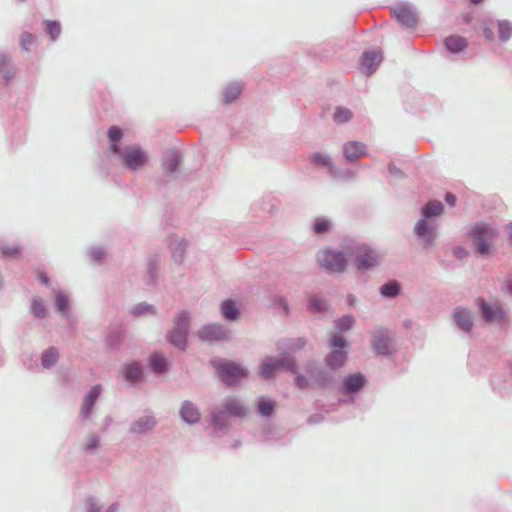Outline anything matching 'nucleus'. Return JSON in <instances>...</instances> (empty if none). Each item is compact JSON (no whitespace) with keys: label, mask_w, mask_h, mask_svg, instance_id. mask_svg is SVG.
Here are the masks:
<instances>
[{"label":"nucleus","mask_w":512,"mask_h":512,"mask_svg":"<svg viewBox=\"0 0 512 512\" xmlns=\"http://www.w3.org/2000/svg\"><path fill=\"white\" fill-rule=\"evenodd\" d=\"M277 403L271 398L259 396L256 401V412L265 418L271 417L276 411Z\"/></svg>","instance_id":"obj_26"},{"label":"nucleus","mask_w":512,"mask_h":512,"mask_svg":"<svg viewBox=\"0 0 512 512\" xmlns=\"http://www.w3.org/2000/svg\"><path fill=\"white\" fill-rule=\"evenodd\" d=\"M382 61L383 54L380 50H365L360 56V70L364 75L370 76L375 73Z\"/></svg>","instance_id":"obj_16"},{"label":"nucleus","mask_w":512,"mask_h":512,"mask_svg":"<svg viewBox=\"0 0 512 512\" xmlns=\"http://www.w3.org/2000/svg\"><path fill=\"white\" fill-rule=\"evenodd\" d=\"M242 86L239 83H230L223 90V101L226 104L234 102L240 95Z\"/></svg>","instance_id":"obj_44"},{"label":"nucleus","mask_w":512,"mask_h":512,"mask_svg":"<svg viewBox=\"0 0 512 512\" xmlns=\"http://www.w3.org/2000/svg\"><path fill=\"white\" fill-rule=\"evenodd\" d=\"M182 162V154L177 149H168L164 151L161 160V167L164 176L167 180H157L159 185L166 183L169 179L173 178V175L178 171V168Z\"/></svg>","instance_id":"obj_10"},{"label":"nucleus","mask_w":512,"mask_h":512,"mask_svg":"<svg viewBox=\"0 0 512 512\" xmlns=\"http://www.w3.org/2000/svg\"><path fill=\"white\" fill-rule=\"evenodd\" d=\"M148 368L155 375L161 376L169 371L170 364L161 352L153 351L148 357Z\"/></svg>","instance_id":"obj_22"},{"label":"nucleus","mask_w":512,"mask_h":512,"mask_svg":"<svg viewBox=\"0 0 512 512\" xmlns=\"http://www.w3.org/2000/svg\"><path fill=\"white\" fill-rule=\"evenodd\" d=\"M86 511L85 512H101L102 507L99 505L97 499L93 496L88 497L85 501Z\"/></svg>","instance_id":"obj_58"},{"label":"nucleus","mask_w":512,"mask_h":512,"mask_svg":"<svg viewBox=\"0 0 512 512\" xmlns=\"http://www.w3.org/2000/svg\"><path fill=\"white\" fill-rule=\"evenodd\" d=\"M388 172L391 176H393L395 178H404L405 177L404 172L400 168L395 166L394 164L388 165Z\"/></svg>","instance_id":"obj_63"},{"label":"nucleus","mask_w":512,"mask_h":512,"mask_svg":"<svg viewBox=\"0 0 512 512\" xmlns=\"http://www.w3.org/2000/svg\"><path fill=\"white\" fill-rule=\"evenodd\" d=\"M414 234L422 242L423 248L427 249L437 238L436 225L426 219H420L414 226Z\"/></svg>","instance_id":"obj_14"},{"label":"nucleus","mask_w":512,"mask_h":512,"mask_svg":"<svg viewBox=\"0 0 512 512\" xmlns=\"http://www.w3.org/2000/svg\"><path fill=\"white\" fill-rule=\"evenodd\" d=\"M157 425L154 415H144L133 422L129 426V433L133 435H144L152 431Z\"/></svg>","instance_id":"obj_21"},{"label":"nucleus","mask_w":512,"mask_h":512,"mask_svg":"<svg viewBox=\"0 0 512 512\" xmlns=\"http://www.w3.org/2000/svg\"><path fill=\"white\" fill-rule=\"evenodd\" d=\"M221 313L227 321H237L240 317V309L233 299H225L222 301Z\"/></svg>","instance_id":"obj_28"},{"label":"nucleus","mask_w":512,"mask_h":512,"mask_svg":"<svg viewBox=\"0 0 512 512\" xmlns=\"http://www.w3.org/2000/svg\"><path fill=\"white\" fill-rule=\"evenodd\" d=\"M210 365L222 382L229 387L245 379L249 374L246 367L232 360L216 357L210 360Z\"/></svg>","instance_id":"obj_1"},{"label":"nucleus","mask_w":512,"mask_h":512,"mask_svg":"<svg viewBox=\"0 0 512 512\" xmlns=\"http://www.w3.org/2000/svg\"><path fill=\"white\" fill-rule=\"evenodd\" d=\"M391 14L405 28L413 29L417 26L418 15L413 6H396L391 9Z\"/></svg>","instance_id":"obj_15"},{"label":"nucleus","mask_w":512,"mask_h":512,"mask_svg":"<svg viewBox=\"0 0 512 512\" xmlns=\"http://www.w3.org/2000/svg\"><path fill=\"white\" fill-rule=\"evenodd\" d=\"M224 408H225V413L231 415V416H234V417H238V418H243L246 416V409L244 406H242V404L239 402V400H237L236 398L234 397H229L226 399L225 403H224Z\"/></svg>","instance_id":"obj_30"},{"label":"nucleus","mask_w":512,"mask_h":512,"mask_svg":"<svg viewBox=\"0 0 512 512\" xmlns=\"http://www.w3.org/2000/svg\"><path fill=\"white\" fill-rule=\"evenodd\" d=\"M125 337V331L117 329L111 331L106 337V345L109 349H117L123 342Z\"/></svg>","instance_id":"obj_46"},{"label":"nucleus","mask_w":512,"mask_h":512,"mask_svg":"<svg viewBox=\"0 0 512 512\" xmlns=\"http://www.w3.org/2000/svg\"><path fill=\"white\" fill-rule=\"evenodd\" d=\"M498 35L500 42H507L512 38V23L509 20L498 21Z\"/></svg>","instance_id":"obj_47"},{"label":"nucleus","mask_w":512,"mask_h":512,"mask_svg":"<svg viewBox=\"0 0 512 512\" xmlns=\"http://www.w3.org/2000/svg\"><path fill=\"white\" fill-rule=\"evenodd\" d=\"M453 321L458 329L470 333L474 326V313L467 307L458 306L453 310Z\"/></svg>","instance_id":"obj_18"},{"label":"nucleus","mask_w":512,"mask_h":512,"mask_svg":"<svg viewBox=\"0 0 512 512\" xmlns=\"http://www.w3.org/2000/svg\"><path fill=\"white\" fill-rule=\"evenodd\" d=\"M157 309L154 305L147 302H140L132 306L129 310V314L132 317L138 318L145 315H156Z\"/></svg>","instance_id":"obj_38"},{"label":"nucleus","mask_w":512,"mask_h":512,"mask_svg":"<svg viewBox=\"0 0 512 512\" xmlns=\"http://www.w3.org/2000/svg\"><path fill=\"white\" fill-rule=\"evenodd\" d=\"M89 256L94 262L101 263L105 258V251L102 247L94 246L89 249Z\"/></svg>","instance_id":"obj_55"},{"label":"nucleus","mask_w":512,"mask_h":512,"mask_svg":"<svg viewBox=\"0 0 512 512\" xmlns=\"http://www.w3.org/2000/svg\"><path fill=\"white\" fill-rule=\"evenodd\" d=\"M294 384L295 386L300 389V390H304V389H307L309 387V380L308 378L303 375V374H297L294 378Z\"/></svg>","instance_id":"obj_60"},{"label":"nucleus","mask_w":512,"mask_h":512,"mask_svg":"<svg viewBox=\"0 0 512 512\" xmlns=\"http://www.w3.org/2000/svg\"><path fill=\"white\" fill-rule=\"evenodd\" d=\"M307 342V338L305 337L281 338L276 342V349L281 356L296 359L294 354L303 350L307 345Z\"/></svg>","instance_id":"obj_13"},{"label":"nucleus","mask_w":512,"mask_h":512,"mask_svg":"<svg viewBox=\"0 0 512 512\" xmlns=\"http://www.w3.org/2000/svg\"><path fill=\"white\" fill-rule=\"evenodd\" d=\"M329 345L332 347V350L326 354L324 361L328 369L337 371L341 369L348 360L350 343L342 334L331 332Z\"/></svg>","instance_id":"obj_3"},{"label":"nucleus","mask_w":512,"mask_h":512,"mask_svg":"<svg viewBox=\"0 0 512 512\" xmlns=\"http://www.w3.org/2000/svg\"><path fill=\"white\" fill-rule=\"evenodd\" d=\"M370 348L377 357H388L393 353L394 335L384 326H376L370 331Z\"/></svg>","instance_id":"obj_6"},{"label":"nucleus","mask_w":512,"mask_h":512,"mask_svg":"<svg viewBox=\"0 0 512 512\" xmlns=\"http://www.w3.org/2000/svg\"><path fill=\"white\" fill-rule=\"evenodd\" d=\"M179 417L184 423L191 426L200 422L201 412L194 402L184 400L179 409Z\"/></svg>","instance_id":"obj_19"},{"label":"nucleus","mask_w":512,"mask_h":512,"mask_svg":"<svg viewBox=\"0 0 512 512\" xmlns=\"http://www.w3.org/2000/svg\"><path fill=\"white\" fill-rule=\"evenodd\" d=\"M35 41V36L30 32H23L20 36V47L24 51H29Z\"/></svg>","instance_id":"obj_53"},{"label":"nucleus","mask_w":512,"mask_h":512,"mask_svg":"<svg viewBox=\"0 0 512 512\" xmlns=\"http://www.w3.org/2000/svg\"><path fill=\"white\" fill-rule=\"evenodd\" d=\"M122 374L127 382L134 384L142 380L144 376V370L139 362L131 361L123 365Z\"/></svg>","instance_id":"obj_23"},{"label":"nucleus","mask_w":512,"mask_h":512,"mask_svg":"<svg viewBox=\"0 0 512 512\" xmlns=\"http://www.w3.org/2000/svg\"><path fill=\"white\" fill-rule=\"evenodd\" d=\"M352 118V112L343 106H337L333 113V121L337 124L347 123Z\"/></svg>","instance_id":"obj_49"},{"label":"nucleus","mask_w":512,"mask_h":512,"mask_svg":"<svg viewBox=\"0 0 512 512\" xmlns=\"http://www.w3.org/2000/svg\"><path fill=\"white\" fill-rule=\"evenodd\" d=\"M30 311L34 317L44 319L48 316V309L40 297L31 300Z\"/></svg>","instance_id":"obj_45"},{"label":"nucleus","mask_w":512,"mask_h":512,"mask_svg":"<svg viewBox=\"0 0 512 512\" xmlns=\"http://www.w3.org/2000/svg\"><path fill=\"white\" fill-rule=\"evenodd\" d=\"M100 445V438L96 434H92L88 437L86 444L83 447V450L87 453H90L97 449Z\"/></svg>","instance_id":"obj_56"},{"label":"nucleus","mask_w":512,"mask_h":512,"mask_svg":"<svg viewBox=\"0 0 512 512\" xmlns=\"http://www.w3.org/2000/svg\"><path fill=\"white\" fill-rule=\"evenodd\" d=\"M402 287L397 280H389L382 284L379 288V293L383 298L394 299L401 294Z\"/></svg>","instance_id":"obj_29"},{"label":"nucleus","mask_w":512,"mask_h":512,"mask_svg":"<svg viewBox=\"0 0 512 512\" xmlns=\"http://www.w3.org/2000/svg\"><path fill=\"white\" fill-rule=\"evenodd\" d=\"M109 139V150L115 154L122 146L119 144L120 139L123 137V130L119 126H111L107 133Z\"/></svg>","instance_id":"obj_34"},{"label":"nucleus","mask_w":512,"mask_h":512,"mask_svg":"<svg viewBox=\"0 0 512 512\" xmlns=\"http://www.w3.org/2000/svg\"><path fill=\"white\" fill-rule=\"evenodd\" d=\"M283 369L295 373L297 371L296 359H290L281 355L279 357H268L261 363L260 375L265 379H271L277 372Z\"/></svg>","instance_id":"obj_8"},{"label":"nucleus","mask_w":512,"mask_h":512,"mask_svg":"<svg viewBox=\"0 0 512 512\" xmlns=\"http://www.w3.org/2000/svg\"><path fill=\"white\" fill-rule=\"evenodd\" d=\"M59 359V351L56 347L51 346L41 353V365L44 369H51L56 365Z\"/></svg>","instance_id":"obj_35"},{"label":"nucleus","mask_w":512,"mask_h":512,"mask_svg":"<svg viewBox=\"0 0 512 512\" xmlns=\"http://www.w3.org/2000/svg\"><path fill=\"white\" fill-rule=\"evenodd\" d=\"M329 176L337 181L347 182L356 178V172L351 169H342L334 165Z\"/></svg>","instance_id":"obj_42"},{"label":"nucleus","mask_w":512,"mask_h":512,"mask_svg":"<svg viewBox=\"0 0 512 512\" xmlns=\"http://www.w3.org/2000/svg\"><path fill=\"white\" fill-rule=\"evenodd\" d=\"M492 25H493V20L492 19L484 18L482 20L483 35L489 41H492L495 38L493 29H492Z\"/></svg>","instance_id":"obj_54"},{"label":"nucleus","mask_w":512,"mask_h":512,"mask_svg":"<svg viewBox=\"0 0 512 512\" xmlns=\"http://www.w3.org/2000/svg\"><path fill=\"white\" fill-rule=\"evenodd\" d=\"M452 252H453V255L455 256V258H457L458 260H464L469 255L468 250L465 247L460 246V245L455 246L453 248Z\"/></svg>","instance_id":"obj_62"},{"label":"nucleus","mask_w":512,"mask_h":512,"mask_svg":"<svg viewBox=\"0 0 512 512\" xmlns=\"http://www.w3.org/2000/svg\"><path fill=\"white\" fill-rule=\"evenodd\" d=\"M0 250L4 257L9 258L18 255L21 251V248L19 246L0 245Z\"/></svg>","instance_id":"obj_59"},{"label":"nucleus","mask_w":512,"mask_h":512,"mask_svg":"<svg viewBox=\"0 0 512 512\" xmlns=\"http://www.w3.org/2000/svg\"><path fill=\"white\" fill-rule=\"evenodd\" d=\"M307 372L309 373L312 381L319 388L333 386L336 382L335 377L331 371L317 364H310Z\"/></svg>","instance_id":"obj_17"},{"label":"nucleus","mask_w":512,"mask_h":512,"mask_svg":"<svg viewBox=\"0 0 512 512\" xmlns=\"http://www.w3.org/2000/svg\"><path fill=\"white\" fill-rule=\"evenodd\" d=\"M159 257L151 255L146 261V283L155 287L158 283Z\"/></svg>","instance_id":"obj_25"},{"label":"nucleus","mask_w":512,"mask_h":512,"mask_svg":"<svg viewBox=\"0 0 512 512\" xmlns=\"http://www.w3.org/2000/svg\"><path fill=\"white\" fill-rule=\"evenodd\" d=\"M356 323V319L353 315H343L336 320H334V327L336 329L335 332L341 334L343 332H347L351 330Z\"/></svg>","instance_id":"obj_41"},{"label":"nucleus","mask_w":512,"mask_h":512,"mask_svg":"<svg viewBox=\"0 0 512 512\" xmlns=\"http://www.w3.org/2000/svg\"><path fill=\"white\" fill-rule=\"evenodd\" d=\"M309 161L314 167H323L327 169L328 174H330L334 163L331 157L328 154L314 152L309 155Z\"/></svg>","instance_id":"obj_31"},{"label":"nucleus","mask_w":512,"mask_h":512,"mask_svg":"<svg viewBox=\"0 0 512 512\" xmlns=\"http://www.w3.org/2000/svg\"><path fill=\"white\" fill-rule=\"evenodd\" d=\"M209 422L215 433L223 431L227 427L225 411L221 409L213 410L210 413Z\"/></svg>","instance_id":"obj_37"},{"label":"nucleus","mask_w":512,"mask_h":512,"mask_svg":"<svg viewBox=\"0 0 512 512\" xmlns=\"http://www.w3.org/2000/svg\"><path fill=\"white\" fill-rule=\"evenodd\" d=\"M368 383L367 377L362 372H354L345 375L338 386L339 394L345 396L338 402L344 405L354 404L357 396L363 391Z\"/></svg>","instance_id":"obj_4"},{"label":"nucleus","mask_w":512,"mask_h":512,"mask_svg":"<svg viewBox=\"0 0 512 512\" xmlns=\"http://www.w3.org/2000/svg\"><path fill=\"white\" fill-rule=\"evenodd\" d=\"M467 46V39L460 35H449L444 39V47L450 54L463 52Z\"/></svg>","instance_id":"obj_24"},{"label":"nucleus","mask_w":512,"mask_h":512,"mask_svg":"<svg viewBox=\"0 0 512 512\" xmlns=\"http://www.w3.org/2000/svg\"><path fill=\"white\" fill-rule=\"evenodd\" d=\"M115 154L118 155L122 167L131 172L142 169L149 161L148 154L138 144L126 145Z\"/></svg>","instance_id":"obj_5"},{"label":"nucleus","mask_w":512,"mask_h":512,"mask_svg":"<svg viewBox=\"0 0 512 512\" xmlns=\"http://www.w3.org/2000/svg\"><path fill=\"white\" fill-rule=\"evenodd\" d=\"M187 241L185 239H178L172 241L169 245L171 255L176 263H182L186 254Z\"/></svg>","instance_id":"obj_32"},{"label":"nucleus","mask_w":512,"mask_h":512,"mask_svg":"<svg viewBox=\"0 0 512 512\" xmlns=\"http://www.w3.org/2000/svg\"><path fill=\"white\" fill-rule=\"evenodd\" d=\"M328 308V301L317 295H312L307 301V309L312 313H324Z\"/></svg>","instance_id":"obj_39"},{"label":"nucleus","mask_w":512,"mask_h":512,"mask_svg":"<svg viewBox=\"0 0 512 512\" xmlns=\"http://www.w3.org/2000/svg\"><path fill=\"white\" fill-rule=\"evenodd\" d=\"M475 304L480 312V315L486 323L500 322L505 318V311L500 303L496 302L491 304L484 298L479 297L475 300Z\"/></svg>","instance_id":"obj_11"},{"label":"nucleus","mask_w":512,"mask_h":512,"mask_svg":"<svg viewBox=\"0 0 512 512\" xmlns=\"http://www.w3.org/2000/svg\"><path fill=\"white\" fill-rule=\"evenodd\" d=\"M45 31L49 35L52 41L58 39L61 34V24L57 20H45L44 21Z\"/></svg>","instance_id":"obj_48"},{"label":"nucleus","mask_w":512,"mask_h":512,"mask_svg":"<svg viewBox=\"0 0 512 512\" xmlns=\"http://www.w3.org/2000/svg\"><path fill=\"white\" fill-rule=\"evenodd\" d=\"M201 341L214 343L217 341H227L230 338L229 330L222 324L210 323L201 327L197 333Z\"/></svg>","instance_id":"obj_12"},{"label":"nucleus","mask_w":512,"mask_h":512,"mask_svg":"<svg viewBox=\"0 0 512 512\" xmlns=\"http://www.w3.org/2000/svg\"><path fill=\"white\" fill-rule=\"evenodd\" d=\"M333 228V222L324 216L316 217L312 224V231L316 235L326 234Z\"/></svg>","instance_id":"obj_40"},{"label":"nucleus","mask_w":512,"mask_h":512,"mask_svg":"<svg viewBox=\"0 0 512 512\" xmlns=\"http://www.w3.org/2000/svg\"><path fill=\"white\" fill-rule=\"evenodd\" d=\"M319 266L329 274H342L347 268V258L342 251L324 248L317 254Z\"/></svg>","instance_id":"obj_7"},{"label":"nucleus","mask_w":512,"mask_h":512,"mask_svg":"<svg viewBox=\"0 0 512 512\" xmlns=\"http://www.w3.org/2000/svg\"><path fill=\"white\" fill-rule=\"evenodd\" d=\"M443 210L444 206L440 201H430L421 208V219H426L428 221L432 217L439 216Z\"/></svg>","instance_id":"obj_36"},{"label":"nucleus","mask_w":512,"mask_h":512,"mask_svg":"<svg viewBox=\"0 0 512 512\" xmlns=\"http://www.w3.org/2000/svg\"><path fill=\"white\" fill-rule=\"evenodd\" d=\"M190 321V312L185 309L180 310L175 316L173 329L188 334L190 328Z\"/></svg>","instance_id":"obj_33"},{"label":"nucleus","mask_w":512,"mask_h":512,"mask_svg":"<svg viewBox=\"0 0 512 512\" xmlns=\"http://www.w3.org/2000/svg\"><path fill=\"white\" fill-rule=\"evenodd\" d=\"M93 409H94V404L89 403L83 399V402H82V405L80 408V414H79L80 419L81 420L89 419L91 417Z\"/></svg>","instance_id":"obj_57"},{"label":"nucleus","mask_w":512,"mask_h":512,"mask_svg":"<svg viewBox=\"0 0 512 512\" xmlns=\"http://www.w3.org/2000/svg\"><path fill=\"white\" fill-rule=\"evenodd\" d=\"M10 62V55L5 51H0V74L3 72V69L8 66Z\"/></svg>","instance_id":"obj_64"},{"label":"nucleus","mask_w":512,"mask_h":512,"mask_svg":"<svg viewBox=\"0 0 512 512\" xmlns=\"http://www.w3.org/2000/svg\"><path fill=\"white\" fill-rule=\"evenodd\" d=\"M366 155H368V149L363 142L347 141L343 144V156L347 162H356Z\"/></svg>","instance_id":"obj_20"},{"label":"nucleus","mask_w":512,"mask_h":512,"mask_svg":"<svg viewBox=\"0 0 512 512\" xmlns=\"http://www.w3.org/2000/svg\"><path fill=\"white\" fill-rule=\"evenodd\" d=\"M166 339L169 344H171L173 347L177 348L180 351H185L188 346V334L177 331L175 329H170L167 332Z\"/></svg>","instance_id":"obj_27"},{"label":"nucleus","mask_w":512,"mask_h":512,"mask_svg":"<svg viewBox=\"0 0 512 512\" xmlns=\"http://www.w3.org/2000/svg\"><path fill=\"white\" fill-rule=\"evenodd\" d=\"M353 263L358 271L371 270L379 263V254L370 245L360 244L353 251Z\"/></svg>","instance_id":"obj_9"},{"label":"nucleus","mask_w":512,"mask_h":512,"mask_svg":"<svg viewBox=\"0 0 512 512\" xmlns=\"http://www.w3.org/2000/svg\"><path fill=\"white\" fill-rule=\"evenodd\" d=\"M55 308L63 316H67L70 311V305L67 295L62 290L55 292Z\"/></svg>","instance_id":"obj_43"},{"label":"nucleus","mask_w":512,"mask_h":512,"mask_svg":"<svg viewBox=\"0 0 512 512\" xmlns=\"http://www.w3.org/2000/svg\"><path fill=\"white\" fill-rule=\"evenodd\" d=\"M262 210L270 215H274L278 211L279 201L271 195L265 196L261 202Z\"/></svg>","instance_id":"obj_50"},{"label":"nucleus","mask_w":512,"mask_h":512,"mask_svg":"<svg viewBox=\"0 0 512 512\" xmlns=\"http://www.w3.org/2000/svg\"><path fill=\"white\" fill-rule=\"evenodd\" d=\"M2 76L3 82L6 86L10 85L12 79L15 76V71L13 68H6L3 69V72L0 74Z\"/></svg>","instance_id":"obj_61"},{"label":"nucleus","mask_w":512,"mask_h":512,"mask_svg":"<svg viewBox=\"0 0 512 512\" xmlns=\"http://www.w3.org/2000/svg\"><path fill=\"white\" fill-rule=\"evenodd\" d=\"M477 254L486 256L490 253L491 245L496 239L497 230L488 223L477 222L467 232Z\"/></svg>","instance_id":"obj_2"},{"label":"nucleus","mask_w":512,"mask_h":512,"mask_svg":"<svg viewBox=\"0 0 512 512\" xmlns=\"http://www.w3.org/2000/svg\"><path fill=\"white\" fill-rule=\"evenodd\" d=\"M273 304L277 309L282 310L285 316L290 314L288 301L283 295H275L273 298Z\"/></svg>","instance_id":"obj_52"},{"label":"nucleus","mask_w":512,"mask_h":512,"mask_svg":"<svg viewBox=\"0 0 512 512\" xmlns=\"http://www.w3.org/2000/svg\"><path fill=\"white\" fill-rule=\"evenodd\" d=\"M102 392V385L101 384H95L90 388V390L84 395L83 399L89 403H92L95 405L96 401L100 397Z\"/></svg>","instance_id":"obj_51"}]
</instances>
